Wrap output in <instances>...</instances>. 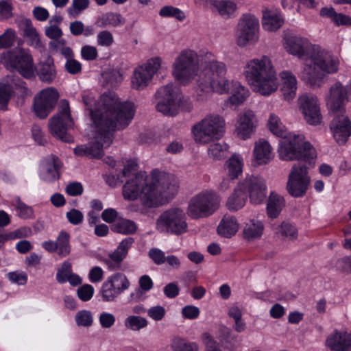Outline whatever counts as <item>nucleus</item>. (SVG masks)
<instances>
[{
	"label": "nucleus",
	"mask_w": 351,
	"mask_h": 351,
	"mask_svg": "<svg viewBox=\"0 0 351 351\" xmlns=\"http://www.w3.org/2000/svg\"><path fill=\"white\" fill-rule=\"evenodd\" d=\"M198 59L197 53L190 49L180 51L175 60L173 66H196Z\"/></svg>",
	"instance_id": "37"
},
{
	"label": "nucleus",
	"mask_w": 351,
	"mask_h": 351,
	"mask_svg": "<svg viewBox=\"0 0 351 351\" xmlns=\"http://www.w3.org/2000/svg\"><path fill=\"white\" fill-rule=\"evenodd\" d=\"M16 40V32L11 28L7 29L0 35V49H9L14 45Z\"/></svg>",
	"instance_id": "47"
},
{
	"label": "nucleus",
	"mask_w": 351,
	"mask_h": 351,
	"mask_svg": "<svg viewBox=\"0 0 351 351\" xmlns=\"http://www.w3.org/2000/svg\"><path fill=\"white\" fill-rule=\"evenodd\" d=\"M285 48L299 59L309 61L314 66H337L339 59L319 45H313L307 39L298 36L285 38Z\"/></svg>",
	"instance_id": "5"
},
{
	"label": "nucleus",
	"mask_w": 351,
	"mask_h": 351,
	"mask_svg": "<svg viewBox=\"0 0 351 351\" xmlns=\"http://www.w3.org/2000/svg\"><path fill=\"white\" fill-rule=\"evenodd\" d=\"M285 201L282 196L271 192L269 196L267 203V213L269 218H277L282 208L285 206Z\"/></svg>",
	"instance_id": "28"
},
{
	"label": "nucleus",
	"mask_w": 351,
	"mask_h": 351,
	"mask_svg": "<svg viewBox=\"0 0 351 351\" xmlns=\"http://www.w3.org/2000/svg\"><path fill=\"white\" fill-rule=\"evenodd\" d=\"M139 287L136 289L134 293L130 294L131 300H138L142 295V291L144 292L149 291L154 286L152 278L148 275H143L139 278Z\"/></svg>",
	"instance_id": "41"
},
{
	"label": "nucleus",
	"mask_w": 351,
	"mask_h": 351,
	"mask_svg": "<svg viewBox=\"0 0 351 351\" xmlns=\"http://www.w3.org/2000/svg\"><path fill=\"white\" fill-rule=\"evenodd\" d=\"M185 214L178 208L168 209L159 216L156 228L160 232L180 235L187 230Z\"/></svg>",
	"instance_id": "12"
},
{
	"label": "nucleus",
	"mask_w": 351,
	"mask_h": 351,
	"mask_svg": "<svg viewBox=\"0 0 351 351\" xmlns=\"http://www.w3.org/2000/svg\"><path fill=\"white\" fill-rule=\"evenodd\" d=\"M72 273V265L69 261L62 263L61 267L58 269L56 278L58 283L64 284L66 282V277Z\"/></svg>",
	"instance_id": "53"
},
{
	"label": "nucleus",
	"mask_w": 351,
	"mask_h": 351,
	"mask_svg": "<svg viewBox=\"0 0 351 351\" xmlns=\"http://www.w3.org/2000/svg\"><path fill=\"white\" fill-rule=\"evenodd\" d=\"M54 68L55 67H40V69L38 72L40 80L42 82L51 83L56 75V71Z\"/></svg>",
	"instance_id": "57"
},
{
	"label": "nucleus",
	"mask_w": 351,
	"mask_h": 351,
	"mask_svg": "<svg viewBox=\"0 0 351 351\" xmlns=\"http://www.w3.org/2000/svg\"><path fill=\"white\" fill-rule=\"evenodd\" d=\"M284 23L282 15L276 10L265 8L263 10L262 26L267 32H275Z\"/></svg>",
	"instance_id": "24"
},
{
	"label": "nucleus",
	"mask_w": 351,
	"mask_h": 351,
	"mask_svg": "<svg viewBox=\"0 0 351 351\" xmlns=\"http://www.w3.org/2000/svg\"><path fill=\"white\" fill-rule=\"evenodd\" d=\"M94 293V287L89 284L83 285L77 290V295L78 298L83 302H87L91 300Z\"/></svg>",
	"instance_id": "54"
},
{
	"label": "nucleus",
	"mask_w": 351,
	"mask_h": 351,
	"mask_svg": "<svg viewBox=\"0 0 351 351\" xmlns=\"http://www.w3.org/2000/svg\"><path fill=\"white\" fill-rule=\"evenodd\" d=\"M116 321L114 315L108 312H102L99 317V322L101 326L104 328L112 327Z\"/></svg>",
	"instance_id": "61"
},
{
	"label": "nucleus",
	"mask_w": 351,
	"mask_h": 351,
	"mask_svg": "<svg viewBox=\"0 0 351 351\" xmlns=\"http://www.w3.org/2000/svg\"><path fill=\"white\" fill-rule=\"evenodd\" d=\"M22 25L23 26V35L27 39L28 45L35 48L42 47L40 35L36 27L33 26L32 21L27 19H24L22 21Z\"/></svg>",
	"instance_id": "32"
},
{
	"label": "nucleus",
	"mask_w": 351,
	"mask_h": 351,
	"mask_svg": "<svg viewBox=\"0 0 351 351\" xmlns=\"http://www.w3.org/2000/svg\"><path fill=\"white\" fill-rule=\"evenodd\" d=\"M212 5L223 18L230 17L237 9L236 4L229 0H215Z\"/></svg>",
	"instance_id": "38"
},
{
	"label": "nucleus",
	"mask_w": 351,
	"mask_h": 351,
	"mask_svg": "<svg viewBox=\"0 0 351 351\" xmlns=\"http://www.w3.org/2000/svg\"><path fill=\"white\" fill-rule=\"evenodd\" d=\"M177 193V186L168 179H160L158 171L154 169L148 176L145 171L136 173L127 180L123 186L125 199H140L141 204L147 208H155L161 204L162 197H172Z\"/></svg>",
	"instance_id": "2"
},
{
	"label": "nucleus",
	"mask_w": 351,
	"mask_h": 351,
	"mask_svg": "<svg viewBox=\"0 0 351 351\" xmlns=\"http://www.w3.org/2000/svg\"><path fill=\"white\" fill-rule=\"evenodd\" d=\"M16 210L19 217L23 219H28L34 217V211L32 207L23 202L19 198L16 201Z\"/></svg>",
	"instance_id": "48"
},
{
	"label": "nucleus",
	"mask_w": 351,
	"mask_h": 351,
	"mask_svg": "<svg viewBox=\"0 0 351 351\" xmlns=\"http://www.w3.org/2000/svg\"><path fill=\"white\" fill-rule=\"evenodd\" d=\"M238 229L239 223L235 217L224 216L217 228V232L221 237L231 238Z\"/></svg>",
	"instance_id": "27"
},
{
	"label": "nucleus",
	"mask_w": 351,
	"mask_h": 351,
	"mask_svg": "<svg viewBox=\"0 0 351 351\" xmlns=\"http://www.w3.org/2000/svg\"><path fill=\"white\" fill-rule=\"evenodd\" d=\"M148 322L145 318L137 315H130L124 321V325L127 328L135 331L145 328Z\"/></svg>",
	"instance_id": "43"
},
{
	"label": "nucleus",
	"mask_w": 351,
	"mask_h": 351,
	"mask_svg": "<svg viewBox=\"0 0 351 351\" xmlns=\"http://www.w3.org/2000/svg\"><path fill=\"white\" fill-rule=\"evenodd\" d=\"M330 130L336 143L344 145L351 136V121L345 115H337L330 123Z\"/></svg>",
	"instance_id": "17"
},
{
	"label": "nucleus",
	"mask_w": 351,
	"mask_h": 351,
	"mask_svg": "<svg viewBox=\"0 0 351 351\" xmlns=\"http://www.w3.org/2000/svg\"><path fill=\"white\" fill-rule=\"evenodd\" d=\"M49 129L51 134L62 141L71 143L74 141L73 136L67 131L74 125L69 102L62 100L58 113L49 120Z\"/></svg>",
	"instance_id": "10"
},
{
	"label": "nucleus",
	"mask_w": 351,
	"mask_h": 351,
	"mask_svg": "<svg viewBox=\"0 0 351 351\" xmlns=\"http://www.w3.org/2000/svg\"><path fill=\"white\" fill-rule=\"evenodd\" d=\"M228 169V176L231 179L237 178L242 172L243 162L242 160L236 155H233L227 162Z\"/></svg>",
	"instance_id": "44"
},
{
	"label": "nucleus",
	"mask_w": 351,
	"mask_h": 351,
	"mask_svg": "<svg viewBox=\"0 0 351 351\" xmlns=\"http://www.w3.org/2000/svg\"><path fill=\"white\" fill-rule=\"evenodd\" d=\"M90 5V0H73L71 5L66 9L71 18L77 17Z\"/></svg>",
	"instance_id": "42"
},
{
	"label": "nucleus",
	"mask_w": 351,
	"mask_h": 351,
	"mask_svg": "<svg viewBox=\"0 0 351 351\" xmlns=\"http://www.w3.org/2000/svg\"><path fill=\"white\" fill-rule=\"evenodd\" d=\"M124 23L125 19L121 14L112 12L101 14L95 21V25L100 28L108 26L117 27L123 25Z\"/></svg>",
	"instance_id": "29"
},
{
	"label": "nucleus",
	"mask_w": 351,
	"mask_h": 351,
	"mask_svg": "<svg viewBox=\"0 0 351 351\" xmlns=\"http://www.w3.org/2000/svg\"><path fill=\"white\" fill-rule=\"evenodd\" d=\"M299 104L308 123L316 125L321 122L322 116L316 97L303 95L299 98Z\"/></svg>",
	"instance_id": "18"
},
{
	"label": "nucleus",
	"mask_w": 351,
	"mask_h": 351,
	"mask_svg": "<svg viewBox=\"0 0 351 351\" xmlns=\"http://www.w3.org/2000/svg\"><path fill=\"white\" fill-rule=\"evenodd\" d=\"M263 230L262 221L252 220L251 223L245 224L243 230V238L249 241L259 239L263 233Z\"/></svg>",
	"instance_id": "33"
},
{
	"label": "nucleus",
	"mask_w": 351,
	"mask_h": 351,
	"mask_svg": "<svg viewBox=\"0 0 351 351\" xmlns=\"http://www.w3.org/2000/svg\"><path fill=\"white\" fill-rule=\"evenodd\" d=\"M228 146L226 143H215L208 147V154L216 160H221L227 156Z\"/></svg>",
	"instance_id": "45"
},
{
	"label": "nucleus",
	"mask_w": 351,
	"mask_h": 351,
	"mask_svg": "<svg viewBox=\"0 0 351 351\" xmlns=\"http://www.w3.org/2000/svg\"><path fill=\"white\" fill-rule=\"evenodd\" d=\"M197 56L196 66H214L218 63L215 56L210 52L200 51Z\"/></svg>",
	"instance_id": "51"
},
{
	"label": "nucleus",
	"mask_w": 351,
	"mask_h": 351,
	"mask_svg": "<svg viewBox=\"0 0 351 351\" xmlns=\"http://www.w3.org/2000/svg\"><path fill=\"white\" fill-rule=\"evenodd\" d=\"M101 217L103 221L110 224L114 223L118 220V219L120 218L119 217V213L116 209L112 208H108L104 210Z\"/></svg>",
	"instance_id": "60"
},
{
	"label": "nucleus",
	"mask_w": 351,
	"mask_h": 351,
	"mask_svg": "<svg viewBox=\"0 0 351 351\" xmlns=\"http://www.w3.org/2000/svg\"><path fill=\"white\" fill-rule=\"evenodd\" d=\"M126 256V254L116 248L113 252L109 254L110 258L104 259V262L110 271H117L121 269V264Z\"/></svg>",
	"instance_id": "40"
},
{
	"label": "nucleus",
	"mask_w": 351,
	"mask_h": 351,
	"mask_svg": "<svg viewBox=\"0 0 351 351\" xmlns=\"http://www.w3.org/2000/svg\"><path fill=\"white\" fill-rule=\"evenodd\" d=\"M100 108L90 110V116L96 131L109 145L112 142L113 133L128 127L133 119L136 109L131 101H119L106 94L101 97Z\"/></svg>",
	"instance_id": "3"
},
{
	"label": "nucleus",
	"mask_w": 351,
	"mask_h": 351,
	"mask_svg": "<svg viewBox=\"0 0 351 351\" xmlns=\"http://www.w3.org/2000/svg\"><path fill=\"white\" fill-rule=\"evenodd\" d=\"M266 189L261 178L247 177L235 188L227 200L226 206L230 211H237L245 206L247 197L251 203L259 204L266 197Z\"/></svg>",
	"instance_id": "6"
},
{
	"label": "nucleus",
	"mask_w": 351,
	"mask_h": 351,
	"mask_svg": "<svg viewBox=\"0 0 351 351\" xmlns=\"http://www.w3.org/2000/svg\"><path fill=\"white\" fill-rule=\"evenodd\" d=\"M8 278L12 282L19 285H24L27 282V276L24 272L11 271L8 274Z\"/></svg>",
	"instance_id": "63"
},
{
	"label": "nucleus",
	"mask_w": 351,
	"mask_h": 351,
	"mask_svg": "<svg viewBox=\"0 0 351 351\" xmlns=\"http://www.w3.org/2000/svg\"><path fill=\"white\" fill-rule=\"evenodd\" d=\"M70 234L65 230H61L58 234L56 243L57 247V254L61 258L69 256L71 251L70 245Z\"/></svg>",
	"instance_id": "35"
},
{
	"label": "nucleus",
	"mask_w": 351,
	"mask_h": 351,
	"mask_svg": "<svg viewBox=\"0 0 351 351\" xmlns=\"http://www.w3.org/2000/svg\"><path fill=\"white\" fill-rule=\"evenodd\" d=\"M58 99V92L52 88L43 90L34 101V110L40 119H45L55 107Z\"/></svg>",
	"instance_id": "15"
},
{
	"label": "nucleus",
	"mask_w": 351,
	"mask_h": 351,
	"mask_svg": "<svg viewBox=\"0 0 351 351\" xmlns=\"http://www.w3.org/2000/svg\"><path fill=\"white\" fill-rule=\"evenodd\" d=\"M330 92L328 104L332 112H337L344 107L345 101L347 99V91L342 84L338 82L330 88Z\"/></svg>",
	"instance_id": "23"
},
{
	"label": "nucleus",
	"mask_w": 351,
	"mask_h": 351,
	"mask_svg": "<svg viewBox=\"0 0 351 351\" xmlns=\"http://www.w3.org/2000/svg\"><path fill=\"white\" fill-rule=\"evenodd\" d=\"M259 38V21L250 14L240 18L237 29V43L240 47L256 43Z\"/></svg>",
	"instance_id": "13"
},
{
	"label": "nucleus",
	"mask_w": 351,
	"mask_h": 351,
	"mask_svg": "<svg viewBox=\"0 0 351 351\" xmlns=\"http://www.w3.org/2000/svg\"><path fill=\"white\" fill-rule=\"evenodd\" d=\"M101 76L107 84H113L122 80V75L120 71L118 69H114L113 67L112 69L103 72Z\"/></svg>",
	"instance_id": "58"
},
{
	"label": "nucleus",
	"mask_w": 351,
	"mask_h": 351,
	"mask_svg": "<svg viewBox=\"0 0 351 351\" xmlns=\"http://www.w3.org/2000/svg\"><path fill=\"white\" fill-rule=\"evenodd\" d=\"M224 121L219 115H210L192 128L195 141L208 143L214 139H219L223 133Z\"/></svg>",
	"instance_id": "11"
},
{
	"label": "nucleus",
	"mask_w": 351,
	"mask_h": 351,
	"mask_svg": "<svg viewBox=\"0 0 351 351\" xmlns=\"http://www.w3.org/2000/svg\"><path fill=\"white\" fill-rule=\"evenodd\" d=\"M159 14L162 17H174L180 21H184L186 17L181 10L171 5L162 7L159 11Z\"/></svg>",
	"instance_id": "46"
},
{
	"label": "nucleus",
	"mask_w": 351,
	"mask_h": 351,
	"mask_svg": "<svg viewBox=\"0 0 351 351\" xmlns=\"http://www.w3.org/2000/svg\"><path fill=\"white\" fill-rule=\"evenodd\" d=\"M302 80L311 86H320L327 73H335L338 67H303Z\"/></svg>",
	"instance_id": "19"
},
{
	"label": "nucleus",
	"mask_w": 351,
	"mask_h": 351,
	"mask_svg": "<svg viewBox=\"0 0 351 351\" xmlns=\"http://www.w3.org/2000/svg\"><path fill=\"white\" fill-rule=\"evenodd\" d=\"M173 75L178 82L184 86L196 79L198 88L202 93H230L227 106L236 108L250 95L249 90L239 82H229L223 75L226 67H173Z\"/></svg>",
	"instance_id": "1"
},
{
	"label": "nucleus",
	"mask_w": 351,
	"mask_h": 351,
	"mask_svg": "<svg viewBox=\"0 0 351 351\" xmlns=\"http://www.w3.org/2000/svg\"><path fill=\"white\" fill-rule=\"evenodd\" d=\"M162 67H136L132 77V87L143 90L147 87L155 73Z\"/></svg>",
	"instance_id": "20"
},
{
	"label": "nucleus",
	"mask_w": 351,
	"mask_h": 351,
	"mask_svg": "<svg viewBox=\"0 0 351 351\" xmlns=\"http://www.w3.org/2000/svg\"><path fill=\"white\" fill-rule=\"evenodd\" d=\"M315 158L316 157L311 164L304 160H298L305 163L298 162L293 165L287 183V191L291 196L299 198L306 193L311 182L308 169L315 164Z\"/></svg>",
	"instance_id": "9"
},
{
	"label": "nucleus",
	"mask_w": 351,
	"mask_h": 351,
	"mask_svg": "<svg viewBox=\"0 0 351 351\" xmlns=\"http://www.w3.org/2000/svg\"><path fill=\"white\" fill-rule=\"evenodd\" d=\"M174 351H198L196 343L187 342L184 339H178L173 343Z\"/></svg>",
	"instance_id": "55"
},
{
	"label": "nucleus",
	"mask_w": 351,
	"mask_h": 351,
	"mask_svg": "<svg viewBox=\"0 0 351 351\" xmlns=\"http://www.w3.org/2000/svg\"><path fill=\"white\" fill-rule=\"evenodd\" d=\"M75 155L77 156H92L100 158L103 156V145L95 143L90 146L85 145H77L74 149Z\"/></svg>",
	"instance_id": "34"
},
{
	"label": "nucleus",
	"mask_w": 351,
	"mask_h": 351,
	"mask_svg": "<svg viewBox=\"0 0 351 351\" xmlns=\"http://www.w3.org/2000/svg\"><path fill=\"white\" fill-rule=\"evenodd\" d=\"M165 308L160 305L152 306L147 311L148 316L154 321L162 320L165 317Z\"/></svg>",
	"instance_id": "62"
},
{
	"label": "nucleus",
	"mask_w": 351,
	"mask_h": 351,
	"mask_svg": "<svg viewBox=\"0 0 351 351\" xmlns=\"http://www.w3.org/2000/svg\"><path fill=\"white\" fill-rule=\"evenodd\" d=\"M254 156L258 165L267 164L271 158V147L265 140H260L255 144Z\"/></svg>",
	"instance_id": "30"
},
{
	"label": "nucleus",
	"mask_w": 351,
	"mask_h": 351,
	"mask_svg": "<svg viewBox=\"0 0 351 351\" xmlns=\"http://www.w3.org/2000/svg\"><path fill=\"white\" fill-rule=\"evenodd\" d=\"M244 73L246 81L252 90L263 96L275 93L279 85L278 73L274 67H250Z\"/></svg>",
	"instance_id": "7"
},
{
	"label": "nucleus",
	"mask_w": 351,
	"mask_h": 351,
	"mask_svg": "<svg viewBox=\"0 0 351 351\" xmlns=\"http://www.w3.org/2000/svg\"><path fill=\"white\" fill-rule=\"evenodd\" d=\"M75 322L79 326L88 327L93 324V316L91 313L87 310H82L77 313Z\"/></svg>",
	"instance_id": "50"
},
{
	"label": "nucleus",
	"mask_w": 351,
	"mask_h": 351,
	"mask_svg": "<svg viewBox=\"0 0 351 351\" xmlns=\"http://www.w3.org/2000/svg\"><path fill=\"white\" fill-rule=\"evenodd\" d=\"M0 64L4 66H32L33 58L28 49L16 47L1 53Z\"/></svg>",
	"instance_id": "16"
},
{
	"label": "nucleus",
	"mask_w": 351,
	"mask_h": 351,
	"mask_svg": "<svg viewBox=\"0 0 351 351\" xmlns=\"http://www.w3.org/2000/svg\"><path fill=\"white\" fill-rule=\"evenodd\" d=\"M255 119L254 113L252 110H248L240 116L239 120V125L237 128L238 136L246 140L249 138L253 132L254 125V119Z\"/></svg>",
	"instance_id": "25"
},
{
	"label": "nucleus",
	"mask_w": 351,
	"mask_h": 351,
	"mask_svg": "<svg viewBox=\"0 0 351 351\" xmlns=\"http://www.w3.org/2000/svg\"><path fill=\"white\" fill-rule=\"evenodd\" d=\"M269 130L275 136L282 138L279 141L278 154L282 160H301L311 164L317 156L316 151L302 135L287 136V131L279 117L271 114L268 120Z\"/></svg>",
	"instance_id": "4"
},
{
	"label": "nucleus",
	"mask_w": 351,
	"mask_h": 351,
	"mask_svg": "<svg viewBox=\"0 0 351 351\" xmlns=\"http://www.w3.org/2000/svg\"><path fill=\"white\" fill-rule=\"evenodd\" d=\"M112 286L107 280L103 283L100 293L104 302H112L119 295Z\"/></svg>",
	"instance_id": "49"
},
{
	"label": "nucleus",
	"mask_w": 351,
	"mask_h": 351,
	"mask_svg": "<svg viewBox=\"0 0 351 351\" xmlns=\"http://www.w3.org/2000/svg\"><path fill=\"white\" fill-rule=\"evenodd\" d=\"M68 221L72 225L77 226L82 223L84 220L83 213L75 208H72L66 213Z\"/></svg>",
	"instance_id": "59"
},
{
	"label": "nucleus",
	"mask_w": 351,
	"mask_h": 351,
	"mask_svg": "<svg viewBox=\"0 0 351 351\" xmlns=\"http://www.w3.org/2000/svg\"><path fill=\"white\" fill-rule=\"evenodd\" d=\"M97 44L102 47H110L114 43V38L112 33L108 30H103L97 36Z\"/></svg>",
	"instance_id": "56"
},
{
	"label": "nucleus",
	"mask_w": 351,
	"mask_h": 351,
	"mask_svg": "<svg viewBox=\"0 0 351 351\" xmlns=\"http://www.w3.org/2000/svg\"><path fill=\"white\" fill-rule=\"evenodd\" d=\"M45 34L50 39L58 40L62 36V31L56 25H50L45 27Z\"/></svg>",
	"instance_id": "64"
},
{
	"label": "nucleus",
	"mask_w": 351,
	"mask_h": 351,
	"mask_svg": "<svg viewBox=\"0 0 351 351\" xmlns=\"http://www.w3.org/2000/svg\"><path fill=\"white\" fill-rule=\"evenodd\" d=\"M332 351H351V335L336 331L326 341Z\"/></svg>",
	"instance_id": "22"
},
{
	"label": "nucleus",
	"mask_w": 351,
	"mask_h": 351,
	"mask_svg": "<svg viewBox=\"0 0 351 351\" xmlns=\"http://www.w3.org/2000/svg\"><path fill=\"white\" fill-rule=\"evenodd\" d=\"M280 232L282 237L289 240H295L298 237V230L295 226L287 221L281 223Z\"/></svg>",
	"instance_id": "52"
},
{
	"label": "nucleus",
	"mask_w": 351,
	"mask_h": 351,
	"mask_svg": "<svg viewBox=\"0 0 351 351\" xmlns=\"http://www.w3.org/2000/svg\"><path fill=\"white\" fill-rule=\"evenodd\" d=\"M283 80L281 91L284 99L289 101L293 99L296 94L297 80L295 77L289 71H283L280 73Z\"/></svg>",
	"instance_id": "26"
},
{
	"label": "nucleus",
	"mask_w": 351,
	"mask_h": 351,
	"mask_svg": "<svg viewBox=\"0 0 351 351\" xmlns=\"http://www.w3.org/2000/svg\"><path fill=\"white\" fill-rule=\"evenodd\" d=\"M14 96L12 83L0 82V110H7L10 99Z\"/></svg>",
	"instance_id": "36"
},
{
	"label": "nucleus",
	"mask_w": 351,
	"mask_h": 351,
	"mask_svg": "<svg viewBox=\"0 0 351 351\" xmlns=\"http://www.w3.org/2000/svg\"><path fill=\"white\" fill-rule=\"evenodd\" d=\"M62 162L55 155H51L50 158L46 160L45 167L40 172V178L43 181L53 183L58 180L60 178V169Z\"/></svg>",
	"instance_id": "21"
},
{
	"label": "nucleus",
	"mask_w": 351,
	"mask_h": 351,
	"mask_svg": "<svg viewBox=\"0 0 351 351\" xmlns=\"http://www.w3.org/2000/svg\"><path fill=\"white\" fill-rule=\"evenodd\" d=\"M219 206V198L215 192L202 191L191 199L187 214L193 219L206 218L212 215Z\"/></svg>",
	"instance_id": "8"
},
{
	"label": "nucleus",
	"mask_w": 351,
	"mask_h": 351,
	"mask_svg": "<svg viewBox=\"0 0 351 351\" xmlns=\"http://www.w3.org/2000/svg\"><path fill=\"white\" fill-rule=\"evenodd\" d=\"M155 97L158 99L156 109L165 115H173L179 100L180 99V91L179 88L173 84L160 88L156 93Z\"/></svg>",
	"instance_id": "14"
},
{
	"label": "nucleus",
	"mask_w": 351,
	"mask_h": 351,
	"mask_svg": "<svg viewBox=\"0 0 351 351\" xmlns=\"http://www.w3.org/2000/svg\"><path fill=\"white\" fill-rule=\"evenodd\" d=\"M110 229L115 233L130 235L136 232L138 227L134 221L120 217L114 223L111 225Z\"/></svg>",
	"instance_id": "31"
},
{
	"label": "nucleus",
	"mask_w": 351,
	"mask_h": 351,
	"mask_svg": "<svg viewBox=\"0 0 351 351\" xmlns=\"http://www.w3.org/2000/svg\"><path fill=\"white\" fill-rule=\"evenodd\" d=\"M107 281L112 285V287L117 291V293L119 294L128 289L130 285L126 276L121 273H116L112 275L108 278Z\"/></svg>",
	"instance_id": "39"
}]
</instances>
